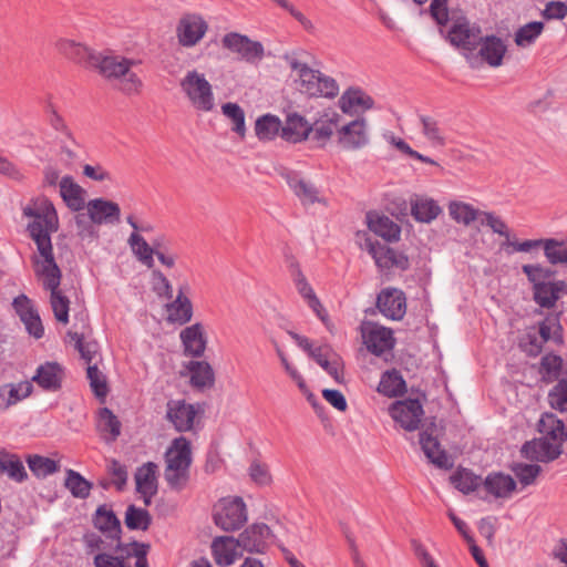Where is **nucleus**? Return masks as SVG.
Wrapping results in <instances>:
<instances>
[{"instance_id": "nucleus-1", "label": "nucleus", "mask_w": 567, "mask_h": 567, "mask_svg": "<svg viewBox=\"0 0 567 567\" xmlns=\"http://www.w3.org/2000/svg\"><path fill=\"white\" fill-rule=\"evenodd\" d=\"M54 48L64 58L97 71L103 79L124 94H138L143 87L142 79L134 71L140 62L134 59L94 52L84 43L68 38L58 39Z\"/></svg>"}, {"instance_id": "nucleus-2", "label": "nucleus", "mask_w": 567, "mask_h": 567, "mask_svg": "<svg viewBox=\"0 0 567 567\" xmlns=\"http://www.w3.org/2000/svg\"><path fill=\"white\" fill-rule=\"evenodd\" d=\"M23 216L29 218L27 230L37 245L39 257L34 258V266L54 264L51 235L59 229V217L52 202L48 198H37L23 207Z\"/></svg>"}, {"instance_id": "nucleus-3", "label": "nucleus", "mask_w": 567, "mask_h": 567, "mask_svg": "<svg viewBox=\"0 0 567 567\" xmlns=\"http://www.w3.org/2000/svg\"><path fill=\"white\" fill-rule=\"evenodd\" d=\"M284 60L296 72L297 78L295 81L301 93L311 97L328 99H333L338 95L339 85L333 78L311 69L308 64L299 61L293 53L285 54Z\"/></svg>"}, {"instance_id": "nucleus-4", "label": "nucleus", "mask_w": 567, "mask_h": 567, "mask_svg": "<svg viewBox=\"0 0 567 567\" xmlns=\"http://www.w3.org/2000/svg\"><path fill=\"white\" fill-rule=\"evenodd\" d=\"M165 480L172 488L182 489L189 478L192 451L189 441L179 436L175 439L165 454Z\"/></svg>"}, {"instance_id": "nucleus-5", "label": "nucleus", "mask_w": 567, "mask_h": 567, "mask_svg": "<svg viewBox=\"0 0 567 567\" xmlns=\"http://www.w3.org/2000/svg\"><path fill=\"white\" fill-rule=\"evenodd\" d=\"M37 276L43 278V288L50 291V305L54 318L62 324L69 323L70 299L60 288L61 270L56 262L35 268Z\"/></svg>"}, {"instance_id": "nucleus-6", "label": "nucleus", "mask_w": 567, "mask_h": 567, "mask_svg": "<svg viewBox=\"0 0 567 567\" xmlns=\"http://www.w3.org/2000/svg\"><path fill=\"white\" fill-rule=\"evenodd\" d=\"M181 87L195 109L203 112H209L214 109L212 85L204 74L196 70L187 72L181 81Z\"/></svg>"}, {"instance_id": "nucleus-7", "label": "nucleus", "mask_w": 567, "mask_h": 567, "mask_svg": "<svg viewBox=\"0 0 567 567\" xmlns=\"http://www.w3.org/2000/svg\"><path fill=\"white\" fill-rule=\"evenodd\" d=\"M214 520L224 530L239 529L247 520V509L243 498L220 499L214 507Z\"/></svg>"}, {"instance_id": "nucleus-8", "label": "nucleus", "mask_w": 567, "mask_h": 567, "mask_svg": "<svg viewBox=\"0 0 567 567\" xmlns=\"http://www.w3.org/2000/svg\"><path fill=\"white\" fill-rule=\"evenodd\" d=\"M221 44L250 64H258L265 58V48L261 42L238 32L226 33L221 39Z\"/></svg>"}, {"instance_id": "nucleus-9", "label": "nucleus", "mask_w": 567, "mask_h": 567, "mask_svg": "<svg viewBox=\"0 0 567 567\" xmlns=\"http://www.w3.org/2000/svg\"><path fill=\"white\" fill-rule=\"evenodd\" d=\"M337 143L343 151L353 152L364 148L370 143L368 121L358 117L338 128Z\"/></svg>"}, {"instance_id": "nucleus-10", "label": "nucleus", "mask_w": 567, "mask_h": 567, "mask_svg": "<svg viewBox=\"0 0 567 567\" xmlns=\"http://www.w3.org/2000/svg\"><path fill=\"white\" fill-rule=\"evenodd\" d=\"M360 331L364 346L374 355H382L394 348L395 339L390 328L372 321H363Z\"/></svg>"}, {"instance_id": "nucleus-11", "label": "nucleus", "mask_w": 567, "mask_h": 567, "mask_svg": "<svg viewBox=\"0 0 567 567\" xmlns=\"http://www.w3.org/2000/svg\"><path fill=\"white\" fill-rule=\"evenodd\" d=\"M515 246L519 252H530L534 249L543 248L544 255L550 265H567V239H526L522 241V245Z\"/></svg>"}, {"instance_id": "nucleus-12", "label": "nucleus", "mask_w": 567, "mask_h": 567, "mask_svg": "<svg viewBox=\"0 0 567 567\" xmlns=\"http://www.w3.org/2000/svg\"><path fill=\"white\" fill-rule=\"evenodd\" d=\"M364 246L373 258L378 268H380L382 271L393 268L406 270L410 266L408 256L402 251H398L378 241H372L369 238L365 239Z\"/></svg>"}, {"instance_id": "nucleus-13", "label": "nucleus", "mask_w": 567, "mask_h": 567, "mask_svg": "<svg viewBox=\"0 0 567 567\" xmlns=\"http://www.w3.org/2000/svg\"><path fill=\"white\" fill-rule=\"evenodd\" d=\"M480 38V30L471 28L466 20L455 22L449 32V40L453 45L468 51L465 56L472 68L480 65L478 58L473 53L478 44Z\"/></svg>"}, {"instance_id": "nucleus-14", "label": "nucleus", "mask_w": 567, "mask_h": 567, "mask_svg": "<svg viewBox=\"0 0 567 567\" xmlns=\"http://www.w3.org/2000/svg\"><path fill=\"white\" fill-rule=\"evenodd\" d=\"M440 432L441 429L434 422H431L420 433V444L422 451L431 463L440 468H450L453 466V462L447 453L441 449L437 440Z\"/></svg>"}, {"instance_id": "nucleus-15", "label": "nucleus", "mask_w": 567, "mask_h": 567, "mask_svg": "<svg viewBox=\"0 0 567 567\" xmlns=\"http://www.w3.org/2000/svg\"><path fill=\"white\" fill-rule=\"evenodd\" d=\"M208 30L207 22L196 13L184 14L176 27L178 43L184 48H193L202 41Z\"/></svg>"}, {"instance_id": "nucleus-16", "label": "nucleus", "mask_w": 567, "mask_h": 567, "mask_svg": "<svg viewBox=\"0 0 567 567\" xmlns=\"http://www.w3.org/2000/svg\"><path fill=\"white\" fill-rule=\"evenodd\" d=\"M391 417L405 431H415L424 414L419 400L408 399L396 401L389 409Z\"/></svg>"}, {"instance_id": "nucleus-17", "label": "nucleus", "mask_w": 567, "mask_h": 567, "mask_svg": "<svg viewBox=\"0 0 567 567\" xmlns=\"http://www.w3.org/2000/svg\"><path fill=\"white\" fill-rule=\"evenodd\" d=\"M197 414L195 406L184 400H169L166 404V419L178 432L192 431Z\"/></svg>"}, {"instance_id": "nucleus-18", "label": "nucleus", "mask_w": 567, "mask_h": 567, "mask_svg": "<svg viewBox=\"0 0 567 567\" xmlns=\"http://www.w3.org/2000/svg\"><path fill=\"white\" fill-rule=\"evenodd\" d=\"M282 176L303 206H310L316 203L326 205V199L312 182L292 171L286 172Z\"/></svg>"}, {"instance_id": "nucleus-19", "label": "nucleus", "mask_w": 567, "mask_h": 567, "mask_svg": "<svg viewBox=\"0 0 567 567\" xmlns=\"http://www.w3.org/2000/svg\"><path fill=\"white\" fill-rule=\"evenodd\" d=\"M12 307L24 324L28 333L35 339L42 338L44 328L32 300L25 295H20L13 299Z\"/></svg>"}, {"instance_id": "nucleus-20", "label": "nucleus", "mask_w": 567, "mask_h": 567, "mask_svg": "<svg viewBox=\"0 0 567 567\" xmlns=\"http://www.w3.org/2000/svg\"><path fill=\"white\" fill-rule=\"evenodd\" d=\"M405 300L402 290L385 288L378 295L377 307L384 317L392 320H401L406 311Z\"/></svg>"}, {"instance_id": "nucleus-21", "label": "nucleus", "mask_w": 567, "mask_h": 567, "mask_svg": "<svg viewBox=\"0 0 567 567\" xmlns=\"http://www.w3.org/2000/svg\"><path fill=\"white\" fill-rule=\"evenodd\" d=\"M561 453L563 446H560L559 443L553 442L544 436L526 442L522 447L524 457L538 462L554 461Z\"/></svg>"}, {"instance_id": "nucleus-22", "label": "nucleus", "mask_w": 567, "mask_h": 567, "mask_svg": "<svg viewBox=\"0 0 567 567\" xmlns=\"http://www.w3.org/2000/svg\"><path fill=\"white\" fill-rule=\"evenodd\" d=\"M91 223L96 225L116 224L120 221L121 209L117 203L104 198L91 199L86 204Z\"/></svg>"}, {"instance_id": "nucleus-23", "label": "nucleus", "mask_w": 567, "mask_h": 567, "mask_svg": "<svg viewBox=\"0 0 567 567\" xmlns=\"http://www.w3.org/2000/svg\"><path fill=\"white\" fill-rule=\"evenodd\" d=\"M270 529L266 524H254L238 537L239 547L249 553L261 554L267 548Z\"/></svg>"}, {"instance_id": "nucleus-24", "label": "nucleus", "mask_w": 567, "mask_h": 567, "mask_svg": "<svg viewBox=\"0 0 567 567\" xmlns=\"http://www.w3.org/2000/svg\"><path fill=\"white\" fill-rule=\"evenodd\" d=\"M480 223L481 225L491 228L494 234L505 238L499 246L501 250L505 251L507 255L519 252L515 245H522V241L511 237V230L507 224L499 216L493 212L484 210Z\"/></svg>"}, {"instance_id": "nucleus-25", "label": "nucleus", "mask_w": 567, "mask_h": 567, "mask_svg": "<svg viewBox=\"0 0 567 567\" xmlns=\"http://www.w3.org/2000/svg\"><path fill=\"white\" fill-rule=\"evenodd\" d=\"M64 378L63 368L56 362H45L40 364L32 381L45 391H58L61 389Z\"/></svg>"}, {"instance_id": "nucleus-26", "label": "nucleus", "mask_w": 567, "mask_h": 567, "mask_svg": "<svg viewBox=\"0 0 567 567\" xmlns=\"http://www.w3.org/2000/svg\"><path fill=\"white\" fill-rule=\"evenodd\" d=\"M477 45H480V50L476 56L480 62L481 58L492 68L502 65L503 58L507 51V47L502 39L495 35L480 38Z\"/></svg>"}, {"instance_id": "nucleus-27", "label": "nucleus", "mask_w": 567, "mask_h": 567, "mask_svg": "<svg viewBox=\"0 0 567 567\" xmlns=\"http://www.w3.org/2000/svg\"><path fill=\"white\" fill-rule=\"evenodd\" d=\"M94 526L102 532L106 538L115 542L116 545L121 543V523L114 512L101 505L97 507L94 515Z\"/></svg>"}, {"instance_id": "nucleus-28", "label": "nucleus", "mask_w": 567, "mask_h": 567, "mask_svg": "<svg viewBox=\"0 0 567 567\" xmlns=\"http://www.w3.org/2000/svg\"><path fill=\"white\" fill-rule=\"evenodd\" d=\"M340 110L348 115H353L358 109L371 110L374 106L373 99L360 87H349L338 101Z\"/></svg>"}, {"instance_id": "nucleus-29", "label": "nucleus", "mask_w": 567, "mask_h": 567, "mask_svg": "<svg viewBox=\"0 0 567 567\" xmlns=\"http://www.w3.org/2000/svg\"><path fill=\"white\" fill-rule=\"evenodd\" d=\"M533 293L537 305L549 309L556 305L561 296L567 293V282L565 280H555L538 284Z\"/></svg>"}, {"instance_id": "nucleus-30", "label": "nucleus", "mask_w": 567, "mask_h": 567, "mask_svg": "<svg viewBox=\"0 0 567 567\" xmlns=\"http://www.w3.org/2000/svg\"><path fill=\"white\" fill-rule=\"evenodd\" d=\"M166 321L173 324L183 326L192 320L193 305L181 288L175 300L165 306Z\"/></svg>"}, {"instance_id": "nucleus-31", "label": "nucleus", "mask_w": 567, "mask_h": 567, "mask_svg": "<svg viewBox=\"0 0 567 567\" xmlns=\"http://www.w3.org/2000/svg\"><path fill=\"white\" fill-rule=\"evenodd\" d=\"M367 221L369 229L386 241H398L401 235V227L390 217L378 213H368Z\"/></svg>"}, {"instance_id": "nucleus-32", "label": "nucleus", "mask_w": 567, "mask_h": 567, "mask_svg": "<svg viewBox=\"0 0 567 567\" xmlns=\"http://www.w3.org/2000/svg\"><path fill=\"white\" fill-rule=\"evenodd\" d=\"M311 358L338 383L343 381L342 363L340 358L327 344L317 347Z\"/></svg>"}, {"instance_id": "nucleus-33", "label": "nucleus", "mask_w": 567, "mask_h": 567, "mask_svg": "<svg viewBox=\"0 0 567 567\" xmlns=\"http://www.w3.org/2000/svg\"><path fill=\"white\" fill-rule=\"evenodd\" d=\"M239 547L238 538L230 536H219L213 540L212 551L215 561L219 566H229L238 557L237 548Z\"/></svg>"}, {"instance_id": "nucleus-34", "label": "nucleus", "mask_w": 567, "mask_h": 567, "mask_svg": "<svg viewBox=\"0 0 567 567\" xmlns=\"http://www.w3.org/2000/svg\"><path fill=\"white\" fill-rule=\"evenodd\" d=\"M60 185V195L63 198L66 206L74 210L79 212L85 206V190L74 182L73 177L66 175L63 176L59 183Z\"/></svg>"}, {"instance_id": "nucleus-35", "label": "nucleus", "mask_w": 567, "mask_h": 567, "mask_svg": "<svg viewBox=\"0 0 567 567\" xmlns=\"http://www.w3.org/2000/svg\"><path fill=\"white\" fill-rule=\"evenodd\" d=\"M311 125L297 113L287 116L285 125L281 127V137L290 143H298L306 140L311 133Z\"/></svg>"}, {"instance_id": "nucleus-36", "label": "nucleus", "mask_w": 567, "mask_h": 567, "mask_svg": "<svg viewBox=\"0 0 567 567\" xmlns=\"http://www.w3.org/2000/svg\"><path fill=\"white\" fill-rule=\"evenodd\" d=\"M341 126V115L336 111H329L322 114L313 124L311 133L313 140L318 142L328 141Z\"/></svg>"}, {"instance_id": "nucleus-37", "label": "nucleus", "mask_w": 567, "mask_h": 567, "mask_svg": "<svg viewBox=\"0 0 567 567\" xmlns=\"http://www.w3.org/2000/svg\"><path fill=\"white\" fill-rule=\"evenodd\" d=\"M33 386L30 381L8 383L0 388V409L7 410L32 393Z\"/></svg>"}, {"instance_id": "nucleus-38", "label": "nucleus", "mask_w": 567, "mask_h": 567, "mask_svg": "<svg viewBox=\"0 0 567 567\" xmlns=\"http://www.w3.org/2000/svg\"><path fill=\"white\" fill-rule=\"evenodd\" d=\"M181 340L185 351L193 357H202L206 349L203 326L194 323L181 332Z\"/></svg>"}, {"instance_id": "nucleus-39", "label": "nucleus", "mask_w": 567, "mask_h": 567, "mask_svg": "<svg viewBox=\"0 0 567 567\" xmlns=\"http://www.w3.org/2000/svg\"><path fill=\"white\" fill-rule=\"evenodd\" d=\"M157 465L148 462L135 473L136 489L141 495L154 496L157 493Z\"/></svg>"}, {"instance_id": "nucleus-40", "label": "nucleus", "mask_w": 567, "mask_h": 567, "mask_svg": "<svg viewBox=\"0 0 567 567\" xmlns=\"http://www.w3.org/2000/svg\"><path fill=\"white\" fill-rule=\"evenodd\" d=\"M127 244L136 257V259L142 262L147 268H153L154 266V256L157 251V245H150L144 239L141 234L132 233L127 239Z\"/></svg>"}, {"instance_id": "nucleus-41", "label": "nucleus", "mask_w": 567, "mask_h": 567, "mask_svg": "<svg viewBox=\"0 0 567 567\" xmlns=\"http://www.w3.org/2000/svg\"><path fill=\"white\" fill-rule=\"evenodd\" d=\"M485 489L495 497L505 498L515 489L516 483L503 473H492L483 482Z\"/></svg>"}, {"instance_id": "nucleus-42", "label": "nucleus", "mask_w": 567, "mask_h": 567, "mask_svg": "<svg viewBox=\"0 0 567 567\" xmlns=\"http://www.w3.org/2000/svg\"><path fill=\"white\" fill-rule=\"evenodd\" d=\"M441 212V207L432 198L415 197V199L411 202V214L414 219L420 223H431Z\"/></svg>"}, {"instance_id": "nucleus-43", "label": "nucleus", "mask_w": 567, "mask_h": 567, "mask_svg": "<svg viewBox=\"0 0 567 567\" xmlns=\"http://www.w3.org/2000/svg\"><path fill=\"white\" fill-rule=\"evenodd\" d=\"M449 214L457 224L470 226L475 220L481 221L484 210L476 209L468 203L453 200L449 204Z\"/></svg>"}, {"instance_id": "nucleus-44", "label": "nucleus", "mask_w": 567, "mask_h": 567, "mask_svg": "<svg viewBox=\"0 0 567 567\" xmlns=\"http://www.w3.org/2000/svg\"><path fill=\"white\" fill-rule=\"evenodd\" d=\"M422 134L426 138V141L433 147H443L446 144V137L443 128L441 127L437 120L427 115L419 116Z\"/></svg>"}, {"instance_id": "nucleus-45", "label": "nucleus", "mask_w": 567, "mask_h": 567, "mask_svg": "<svg viewBox=\"0 0 567 567\" xmlns=\"http://www.w3.org/2000/svg\"><path fill=\"white\" fill-rule=\"evenodd\" d=\"M377 390L385 396L394 398L405 391V381L396 370L385 371L381 375Z\"/></svg>"}, {"instance_id": "nucleus-46", "label": "nucleus", "mask_w": 567, "mask_h": 567, "mask_svg": "<svg viewBox=\"0 0 567 567\" xmlns=\"http://www.w3.org/2000/svg\"><path fill=\"white\" fill-rule=\"evenodd\" d=\"M540 431L545 434L544 437L559 443L560 446H563L564 442L567 440V432L563 421L557 419L554 414H545L540 419Z\"/></svg>"}, {"instance_id": "nucleus-47", "label": "nucleus", "mask_w": 567, "mask_h": 567, "mask_svg": "<svg viewBox=\"0 0 567 567\" xmlns=\"http://www.w3.org/2000/svg\"><path fill=\"white\" fill-rule=\"evenodd\" d=\"M190 383L193 386L203 389L214 384V371L205 361H192L188 365Z\"/></svg>"}, {"instance_id": "nucleus-48", "label": "nucleus", "mask_w": 567, "mask_h": 567, "mask_svg": "<svg viewBox=\"0 0 567 567\" xmlns=\"http://www.w3.org/2000/svg\"><path fill=\"white\" fill-rule=\"evenodd\" d=\"M64 486L70 491L73 497L85 499L90 496L93 485L79 472L74 470H66Z\"/></svg>"}, {"instance_id": "nucleus-49", "label": "nucleus", "mask_w": 567, "mask_h": 567, "mask_svg": "<svg viewBox=\"0 0 567 567\" xmlns=\"http://www.w3.org/2000/svg\"><path fill=\"white\" fill-rule=\"evenodd\" d=\"M0 470L17 482H23L28 476L20 458L6 451H0Z\"/></svg>"}, {"instance_id": "nucleus-50", "label": "nucleus", "mask_w": 567, "mask_h": 567, "mask_svg": "<svg viewBox=\"0 0 567 567\" xmlns=\"http://www.w3.org/2000/svg\"><path fill=\"white\" fill-rule=\"evenodd\" d=\"M280 120L271 114H266L256 121L255 131L259 140L271 141L279 133L281 134Z\"/></svg>"}, {"instance_id": "nucleus-51", "label": "nucleus", "mask_w": 567, "mask_h": 567, "mask_svg": "<svg viewBox=\"0 0 567 567\" xmlns=\"http://www.w3.org/2000/svg\"><path fill=\"white\" fill-rule=\"evenodd\" d=\"M124 523L128 529L146 530L152 523V517L147 509L128 505L125 512Z\"/></svg>"}, {"instance_id": "nucleus-52", "label": "nucleus", "mask_w": 567, "mask_h": 567, "mask_svg": "<svg viewBox=\"0 0 567 567\" xmlns=\"http://www.w3.org/2000/svg\"><path fill=\"white\" fill-rule=\"evenodd\" d=\"M452 485L462 492L468 494L475 491L483 482L482 478L466 468H458L451 477Z\"/></svg>"}, {"instance_id": "nucleus-53", "label": "nucleus", "mask_w": 567, "mask_h": 567, "mask_svg": "<svg viewBox=\"0 0 567 567\" xmlns=\"http://www.w3.org/2000/svg\"><path fill=\"white\" fill-rule=\"evenodd\" d=\"M27 463L30 471L37 477H47L60 471L59 462L37 454L29 455L27 457Z\"/></svg>"}, {"instance_id": "nucleus-54", "label": "nucleus", "mask_w": 567, "mask_h": 567, "mask_svg": "<svg viewBox=\"0 0 567 567\" xmlns=\"http://www.w3.org/2000/svg\"><path fill=\"white\" fill-rule=\"evenodd\" d=\"M563 368V359L556 354H546L542 358L539 372L543 379L551 382L559 378Z\"/></svg>"}, {"instance_id": "nucleus-55", "label": "nucleus", "mask_w": 567, "mask_h": 567, "mask_svg": "<svg viewBox=\"0 0 567 567\" xmlns=\"http://www.w3.org/2000/svg\"><path fill=\"white\" fill-rule=\"evenodd\" d=\"M99 429L103 433H109V440L114 441L121 433V423L110 409L103 408L100 411Z\"/></svg>"}, {"instance_id": "nucleus-56", "label": "nucleus", "mask_w": 567, "mask_h": 567, "mask_svg": "<svg viewBox=\"0 0 567 567\" xmlns=\"http://www.w3.org/2000/svg\"><path fill=\"white\" fill-rule=\"evenodd\" d=\"M223 114L231 120L234 126L233 131L236 132L241 137L245 136L246 126H245V113L243 109L236 103H225L221 106Z\"/></svg>"}, {"instance_id": "nucleus-57", "label": "nucleus", "mask_w": 567, "mask_h": 567, "mask_svg": "<svg viewBox=\"0 0 567 567\" xmlns=\"http://www.w3.org/2000/svg\"><path fill=\"white\" fill-rule=\"evenodd\" d=\"M544 29L543 22L534 21L519 28L515 34V42L518 47L532 44Z\"/></svg>"}, {"instance_id": "nucleus-58", "label": "nucleus", "mask_w": 567, "mask_h": 567, "mask_svg": "<svg viewBox=\"0 0 567 567\" xmlns=\"http://www.w3.org/2000/svg\"><path fill=\"white\" fill-rule=\"evenodd\" d=\"M87 379L90 386L97 398L104 399L109 392L106 378L102 371L99 370L97 365H89L86 369Z\"/></svg>"}, {"instance_id": "nucleus-59", "label": "nucleus", "mask_w": 567, "mask_h": 567, "mask_svg": "<svg viewBox=\"0 0 567 567\" xmlns=\"http://www.w3.org/2000/svg\"><path fill=\"white\" fill-rule=\"evenodd\" d=\"M537 334L540 337V342L554 340L556 343H561L563 338L560 333V326L555 318H547L539 323Z\"/></svg>"}, {"instance_id": "nucleus-60", "label": "nucleus", "mask_w": 567, "mask_h": 567, "mask_svg": "<svg viewBox=\"0 0 567 567\" xmlns=\"http://www.w3.org/2000/svg\"><path fill=\"white\" fill-rule=\"evenodd\" d=\"M523 272L526 275L528 281L533 285V290L537 288L538 284L547 282L546 279L554 275V271L540 264L524 265Z\"/></svg>"}, {"instance_id": "nucleus-61", "label": "nucleus", "mask_w": 567, "mask_h": 567, "mask_svg": "<svg viewBox=\"0 0 567 567\" xmlns=\"http://www.w3.org/2000/svg\"><path fill=\"white\" fill-rule=\"evenodd\" d=\"M147 546L136 542L131 544L118 543V545H116V549L118 551H125L126 558H130L131 556H134L136 558L135 567H147Z\"/></svg>"}, {"instance_id": "nucleus-62", "label": "nucleus", "mask_w": 567, "mask_h": 567, "mask_svg": "<svg viewBox=\"0 0 567 567\" xmlns=\"http://www.w3.org/2000/svg\"><path fill=\"white\" fill-rule=\"evenodd\" d=\"M548 401L553 409L567 411V380H560L548 393Z\"/></svg>"}, {"instance_id": "nucleus-63", "label": "nucleus", "mask_w": 567, "mask_h": 567, "mask_svg": "<svg viewBox=\"0 0 567 567\" xmlns=\"http://www.w3.org/2000/svg\"><path fill=\"white\" fill-rule=\"evenodd\" d=\"M518 481L524 485H530L534 483L536 477L542 471V467L537 464H523L517 463L512 467Z\"/></svg>"}, {"instance_id": "nucleus-64", "label": "nucleus", "mask_w": 567, "mask_h": 567, "mask_svg": "<svg viewBox=\"0 0 567 567\" xmlns=\"http://www.w3.org/2000/svg\"><path fill=\"white\" fill-rule=\"evenodd\" d=\"M117 555L112 556L110 554H97L94 557L95 567H131V565L126 561L125 551H118L115 548Z\"/></svg>"}]
</instances>
